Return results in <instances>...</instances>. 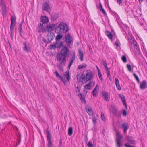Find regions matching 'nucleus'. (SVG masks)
Instances as JSON below:
<instances>
[{
  "label": "nucleus",
  "instance_id": "1",
  "mask_svg": "<svg viewBox=\"0 0 147 147\" xmlns=\"http://www.w3.org/2000/svg\"><path fill=\"white\" fill-rule=\"evenodd\" d=\"M77 77L79 82L85 83L88 81L92 80L94 78V75L90 70H88L86 71V74L85 76H84L82 75L81 76L79 77V76L78 75Z\"/></svg>",
  "mask_w": 147,
  "mask_h": 147
},
{
  "label": "nucleus",
  "instance_id": "2",
  "mask_svg": "<svg viewBox=\"0 0 147 147\" xmlns=\"http://www.w3.org/2000/svg\"><path fill=\"white\" fill-rule=\"evenodd\" d=\"M56 59L58 63L57 64V66L59 68L60 71H62L63 70L62 66L65 65L66 63V57L57 54L56 56Z\"/></svg>",
  "mask_w": 147,
  "mask_h": 147
},
{
  "label": "nucleus",
  "instance_id": "3",
  "mask_svg": "<svg viewBox=\"0 0 147 147\" xmlns=\"http://www.w3.org/2000/svg\"><path fill=\"white\" fill-rule=\"evenodd\" d=\"M69 30V28L67 24L63 22H61L58 26L55 28V32L59 34L62 33H66Z\"/></svg>",
  "mask_w": 147,
  "mask_h": 147
},
{
  "label": "nucleus",
  "instance_id": "4",
  "mask_svg": "<svg viewBox=\"0 0 147 147\" xmlns=\"http://www.w3.org/2000/svg\"><path fill=\"white\" fill-rule=\"evenodd\" d=\"M70 51L68 47L66 46H63L60 51V52L58 54L65 56H69Z\"/></svg>",
  "mask_w": 147,
  "mask_h": 147
},
{
  "label": "nucleus",
  "instance_id": "5",
  "mask_svg": "<svg viewBox=\"0 0 147 147\" xmlns=\"http://www.w3.org/2000/svg\"><path fill=\"white\" fill-rule=\"evenodd\" d=\"M55 27L56 25L55 24L47 25L45 28H42V31L43 32L46 31L51 32L54 30H55Z\"/></svg>",
  "mask_w": 147,
  "mask_h": 147
},
{
  "label": "nucleus",
  "instance_id": "6",
  "mask_svg": "<svg viewBox=\"0 0 147 147\" xmlns=\"http://www.w3.org/2000/svg\"><path fill=\"white\" fill-rule=\"evenodd\" d=\"M65 41L68 46L71 48L73 42L72 38L69 34H67L66 35Z\"/></svg>",
  "mask_w": 147,
  "mask_h": 147
},
{
  "label": "nucleus",
  "instance_id": "7",
  "mask_svg": "<svg viewBox=\"0 0 147 147\" xmlns=\"http://www.w3.org/2000/svg\"><path fill=\"white\" fill-rule=\"evenodd\" d=\"M76 59L75 53L73 52L71 54L69 59V62L68 67V69H70L71 66L72 65L73 62Z\"/></svg>",
  "mask_w": 147,
  "mask_h": 147
},
{
  "label": "nucleus",
  "instance_id": "8",
  "mask_svg": "<svg viewBox=\"0 0 147 147\" xmlns=\"http://www.w3.org/2000/svg\"><path fill=\"white\" fill-rule=\"evenodd\" d=\"M42 8L44 10L47 11H50L51 8L50 6L49 3L48 2H44L43 4Z\"/></svg>",
  "mask_w": 147,
  "mask_h": 147
},
{
  "label": "nucleus",
  "instance_id": "9",
  "mask_svg": "<svg viewBox=\"0 0 147 147\" xmlns=\"http://www.w3.org/2000/svg\"><path fill=\"white\" fill-rule=\"evenodd\" d=\"M23 50L24 51L29 52L30 51V48L29 44L26 42H24L23 43Z\"/></svg>",
  "mask_w": 147,
  "mask_h": 147
},
{
  "label": "nucleus",
  "instance_id": "10",
  "mask_svg": "<svg viewBox=\"0 0 147 147\" xmlns=\"http://www.w3.org/2000/svg\"><path fill=\"white\" fill-rule=\"evenodd\" d=\"M54 37V34L51 32L49 33L47 36V40H49L50 42L53 40Z\"/></svg>",
  "mask_w": 147,
  "mask_h": 147
},
{
  "label": "nucleus",
  "instance_id": "11",
  "mask_svg": "<svg viewBox=\"0 0 147 147\" xmlns=\"http://www.w3.org/2000/svg\"><path fill=\"white\" fill-rule=\"evenodd\" d=\"M102 95L103 96L104 99L106 101H108L109 100L110 97L109 96V94L108 92H103L102 93Z\"/></svg>",
  "mask_w": 147,
  "mask_h": 147
},
{
  "label": "nucleus",
  "instance_id": "12",
  "mask_svg": "<svg viewBox=\"0 0 147 147\" xmlns=\"http://www.w3.org/2000/svg\"><path fill=\"white\" fill-rule=\"evenodd\" d=\"M78 52L79 59L81 61H82L84 60V55L83 52L81 51V49L78 50Z\"/></svg>",
  "mask_w": 147,
  "mask_h": 147
},
{
  "label": "nucleus",
  "instance_id": "13",
  "mask_svg": "<svg viewBox=\"0 0 147 147\" xmlns=\"http://www.w3.org/2000/svg\"><path fill=\"white\" fill-rule=\"evenodd\" d=\"M86 110L89 115H92L93 114V111L92 108L91 107L86 108Z\"/></svg>",
  "mask_w": 147,
  "mask_h": 147
},
{
  "label": "nucleus",
  "instance_id": "14",
  "mask_svg": "<svg viewBox=\"0 0 147 147\" xmlns=\"http://www.w3.org/2000/svg\"><path fill=\"white\" fill-rule=\"evenodd\" d=\"M58 17V14L56 13H53L51 15V19L53 21L55 20Z\"/></svg>",
  "mask_w": 147,
  "mask_h": 147
},
{
  "label": "nucleus",
  "instance_id": "15",
  "mask_svg": "<svg viewBox=\"0 0 147 147\" xmlns=\"http://www.w3.org/2000/svg\"><path fill=\"white\" fill-rule=\"evenodd\" d=\"M40 19L43 24L47 23L49 21L48 17L46 16H42L40 18Z\"/></svg>",
  "mask_w": 147,
  "mask_h": 147
},
{
  "label": "nucleus",
  "instance_id": "16",
  "mask_svg": "<svg viewBox=\"0 0 147 147\" xmlns=\"http://www.w3.org/2000/svg\"><path fill=\"white\" fill-rule=\"evenodd\" d=\"M128 125L127 123H124L122 125V128L124 129V133L126 132L128 128Z\"/></svg>",
  "mask_w": 147,
  "mask_h": 147
},
{
  "label": "nucleus",
  "instance_id": "17",
  "mask_svg": "<svg viewBox=\"0 0 147 147\" xmlns=\"http://www.w3.org/2000/svg\"><path fill=\"white\" fill-rule=\"evenodd\" d=\"M116 87L118 90H121V88L119 82L117 78H115V80Z\"/></svg>",
  "mask_w": 147,
  "mask_h": 147
},
{
  "label": "nucleus",
  "instance_id": "18",
  "mask_svg": "<svg viewBox=\"0 0 147 147\" xmlns=\"http://www.w3.org/2000/svg\"><path fill=\"white\" fill-rule=\"evenodd\" d=\"M147 83L145 81H143L141 84L140 85V88L141 89H144L146 88Z\"/></svg>",
  "mask_w": 147,
  "mask_h": 147
},
{
  "label": "nucleus",
  "instance_id": "19",
  "mask_svg": "<svg viewBox=\"0 0 147 147\" xmlns=\"http://www.w3.org/2000/svg\"><path fill=\"white\" fill-rule=\"evenodd\" d=\"M55 44H56L57 47L58 48L61 47L63 45V42L61 41H58L57 42V41L55 42Z\"/></svg>",
  "mask_w": 147,
  "mask_h": 147
},
{
  "label": "nucleus",
  "instance_id": "20",
  "mask_svg": "<svg viewBox=\"0 0 147 147\" xmlns=\"http://www.w3.org/2000/svg\"><path fill=\"white\" fill-rule=\"evenodd\" d=\"M3 7H2V15L4 17L5 15H6L7 11H6V6H4V5H3Z\"/></svg>",
  "mask_w": 147,
  "mask_h": 147
},
{
  "label": "nucleus",
  "instance_id": "21",
  "mask_svg": "<svg viewBox=\"0 0 147 147\" xmlns=\"http://www.w3.org/2000/svg\"><path fill=\"white\" fill-rule=\"evenodd\" d=\"M64 75L66 76V78L68 82H69L70 78V76L69 71H66L64 73Z\"/></svg>",
  "mask_w": 147,
  "mask_h": 147
},
{
  "label": "nucleus",
  "instance_id": "22",
  "mask_svg": "<svg viewBox=\"0 0 147 147\" xmlns=\"http://www.w3.org/2000/svg\"><path fill=\"white\" fill-rule=\"evenodd\" d=\"M107 36L110 39H111L113 38V35L111 33L108 31H105Z\"/></svg>",
  "mask_w": 147,
  "mask_h": 147
},
{
  "label": "nucleus",
  "instance_id": "23",
  "mask_svg": "<svg viewBox=\"0 0 147 147\" xmlns=\"http://www.w3.org/2000/svg\"><path fill=\"white\" fill-rule=\"evenodd\" d=\"M112 111L113 114L115 116L119 117L120 115V114L118 112L117 109H112Z\"/></svg>",
  "mask_w": 147,
  "mask_h": 147
},
{
  "label": "nucleus",
  "instance_id": "24",
  "mask_svg": "<svg viewBox=\"0 0 147 147\" xmlns=\"http://www.w3.org/2000/svg\"><path fill=\"white\" fill-rule=\"evenodd\" d=\"M43 28H45V27H43V23H40L39 25H38V32L39 33L42 32V30Z\"/></svg>",
  "mask_w": 147,
  "mask_h": 147
},
{
  "label": "nucleus",
  "instance_id": "25",
  "mask_svg": "<svg viewBox=\"0 0 147 147\" xmlns=\"http://www.w3.org/2000/svg\"><path fill=\"white\" fill-rule=\"evenodd\" d=\"M78 96H79V97L80 98L82 102L85 104L86 103V101L85 100V97L82 96L81 93H80L78 95Z\"/></svg>",
  "mask_w": 147,
  "mask_h": 147
},
{
  "label": "nucleus",
  "instance_id": "26",
  "mask_svg": "<svg viewBox=\"0 0 147 147\" xmlns=\"http://www.w3.org/2000/svg\"><path fill=\"white\" fill-rule=\"evenodd\" d=\"M87 66V65L86 64L84 63H82L78 66V69H83L86 67Z\"/></svg>",
  "mask_w": 147,
  "mask_h": 147
},
{
  "label": "nucleus",
  "instance_id": "27",
  "mask_svg": "<svg viewBox=\"0 0 147 147\" xmlns=\"http://www.w3.org/2000/svg\"><path fill=\"white\" fill-rule=\"evenodd\" d=\"M119 97L122 100L123 102H126V100L124 96L123 95L119 94L118 95Z\"/></svg>",
  "mask_w": 147,
  "mask_h": 147
},
{
  "label": "nucleus",
  "instance_id": "28",
  "mask_svg": "<svg viewBox=\"0 0 147 147\" xmlns=\"http://www.w3.org/2000/svg\"><path fill=\"white\" fill-rule=\"evenodd\" d=\"M16 18L15 16H12L11 18V24L15 25Z\"/></svg>",
  "mask_w": 147,
  "mask_h": 147
},
{
  "label": "nucleus",
  "instance_id": "29",
  "mask_svg": "<svg viewBox=\"0 0 147 147\" xmlns=\"http://www.w3.org/2000/svg\"><path fill=\"white\" fill-rule=\"evenodd\" d=\"M99 4H100L99 9H100V11H102V13L104 15H106V12H105V11L102 8V4H101V3H100Z\"/></svg>",
  "mask_w": 147,
  "mask_h": 147
},
{
  "label": "nucleus",
  "instance_id": "30",
  "mask_svg": "<svg viewBox=\"0 0 147 147\" xmlns=\"http://www.w3.org/2000/svg\"><path fill=\"white\" fill-rule=\"evenodd\" d=\"M73 133V128L72 127H70L68 129V135L69 136L72 135Z\"/></svg>",
  "mask_w": 147,
  "mask_h": 147
},
{
  "label": "nucleus",
  "instance_id": "31",
  "mask_svg": "<svg viewBox=\"0 0 147 147\" xmlns=\"http://www.w3.org/2000/svg\"><path fill=\"white\" fill-rule=\"evenodd\" d=\"M62 35L60 34H58L56 37V39L57 42L58 41H60V40L62 38Z\"/></svg>",
  "mask_w": 147,
  "mask_h": 147
},
{
  "label": "nucleus",
  "instance_id": "32",
  "mask_svg": "<svg viewBox=\"0 0 147 147\" xmlns=\"http://www.w3.org/2000/svg\"><path fill=\"white\" fill-rule=\"evenodd\" d=\"M122 138V136L121 135L117 134L116 139V142H121Z\"/></svg>",
  "mask_w": 147,
  "mask_h": 147
},
{
  "label": "nucleus",
  "instance_id": "33",
  "mask_svg": "<svg viewBox=\"0 0 147 147\" xmlns=\"http://www.w3.org/2000/svg\"><path fill=\"white\" fill-rule=\"evenodd\" d=\"M57 47L56 44H55V43L51 45L50 46V49H55Z\"/></svg>",
  "mask_w": 147,
  "mask_h": 147
},
{
  "label": "nucleus",
  "instance_id": "34",
  "mask_svg": "<svg viewBox=\"0 0 147 147\" xmlns=\"http://www.w3.org/2000/svg\"><path fill=\"white\" fill-rule=\"evenodd\" d=\"M127 68L128 70L130 72H132L133 71L132 67L129 64H127Z\"/></svg>",
  "mask_w": 147,
  "mask_h": 147
},
{
  "label": "nucleus",
  "instance_id": "35",
  "mask_svg": "<svg viewBox=\"0 0 147 147\" xmlns=\"http://www.w3.org/2000/svg\"><path fill=\"white\" fill-rule=\"evenodd\" d=\"M15 24H11L10 26V32H13L14 30Z\"/></svg>",
  "mask_w": 147,
  "mask_h": 147
},
{
  "label": "nucleus",
  "instance_id": "36",
  "mask_svg": "<svg viewBox=\"0 0 147 147\" xmlns=\"http://www.w3.org/2000/svg\"><path fill=\"white\" fill-rule=\"evenodd\" d=\"M47 139L48 140V141H51V135L49 131H48L47 133Z\"/></svg>",
  "mask_w": 147,
  "mask_h": 147
},
{
  "label": "nucleus",
  "instance_id": "37",
  "mask_svg": "<svg viewBox=\"0 0 147 147\" xmlns=\"http://www.w3.org/2000/svg\"><path fill=\"white\" fill-rule=\"evenodd\" d=\"M56 75V77L58 79H60V78H61V76L59 74L57 71L56 70L54 72Z\"/></svg>",
  "mask_w": 147,
  "mask_h": 147
},
{
  "label": "nucleus",
  "instance_id": "38",
  "mask_svg": "<svg viewBox=\"0 0 147 147\" xmlns=\"http://www.w3.org/2000/svg\"><path fill=\"white\" fill-rule=\"evenodd\" d=\"M131 44L133 45H134L135 44H137V43L136 41L135 40L133 39L132 38H131Z\"/></svg>",
  "mask_w": 147,
  "mask_h": 147
},
{
  "label": "nucleus",
  "instance_id": "39",
  "mask_svg": "<svg viewBox=\"0 0 147 147\" xmlns=\"http://www.w3.org/2000/svg\"><path fill=\"white\" fill-rule=\"evenodd\" d=\"M121 59L123 61L124 63H125L127 61L126 57L124 55L122 56Z\"/></svg>",
  "mask_w": 147,
  "mask_h": 147
},
{
  "label": "nucleus",
  "instance_id": "40",
  "mask_svg": "<svg viewBox=\"0 0 147 147\" xmlns=\"http://www.w3.org/2000/svg\"><path fill=\"white\" fill-rule=\"evenodd\" d=\"M90 84L88 83L84 86L85 88L87 90H90Z\"/></svg>",
  "mask_w": 147,
  "mask_h": 147
},
{
  "label": "nucleus",
  "instance_id": "41",
  "mask_svg": "<svg viewBox=\"0 0 147 147\" xmlns=\"http://www.w3.org/2000/svg\"><path fill=\"white\" fill-rule=\"evenodd\" d=\"M133 75L134 76L135 78L137 80V82H139L140 81V80L137 75L135 73H133Z\"/></svg>",
  "mask_w": 147,
  "mask_h": 147
},
{
  "label": "nucleus",
  "instance_id": "42",
  "mask_svg": "<svg viewBox=\"0 0 147 147\" xmlns=\"http://www.w3.org/2000/svg\"><path fill=\"white\" fill-rule=\"evenodd\" d=\"M101 116L102 119L104 121H105L106 120V119L105 118V117L103 113H101Z\"/></svg>",
  "mask_w": 147,
  "mask_h": 147
},
{
  "label": "nucleus",
  "instance_id": "43",
  "mask_svg": "<svg viewBox=\"0 0 147 147\" xmlns=\"http://www.w3.org/2000/svg\"><path fill=\"white\" fill-rule=\"evenodd\" d=\"M87 145L89 147H93L92 142L90 141L88 142Z\"/></svg>",
  "mask_w": 147,
  "mask_h": 147
},
{
  "label": "nucleus",
  "instance_id": "44",
  "mask_svg": "<svg viewBox=\"0 0 147 147\" xmlns=\"http://www.w3.org/2000/svg\"><path fill=\"white\" fill-rule=\"evenodd\" d=\"M98 76L101 80H102V76L100 70H98Z\"/></svg>",
  "mask_w": 147,
  "mask_h": 147
},
{
  "label": "nucleus",
  "instance_id": "45",
  "mask_svg": "<svg viewBox=\"0 0 147 147\" xmlns=\"http://www.w3.org/2000/svg\"><path fill=\"white\" fill-rule=\"evenodd\" d=\"M117 143V147H121L122 146V145L120 143V142H116Z\"/></svg>",
  "mask_w": 147,
  "mask_h": 147
},
{
  "label": "nucleus",
  "instance_id": "46",
  "mask_svg": "<svg viewBox=\"0 0 147 147\" xmlns=\"http://www.w3.org/2000/svg\"><path fill=\"white\" fill-rule=\"evenodd\" d=\"M134 48V49H136L137 51H138L139 49V46L138 44H135L134 45H133Z\"/></svg>",
  "mask_w": 147,
  "mask_h": 147
},
{
  "label": "nucleus",
  "instance_id": "47",
  "mask_svg": "<svg viewBox=\"0 0 147 147\" xmlns=\"http://www.w3.org/2000/svg\"><path fill=\"white\" fill-rule=\"evenodd\" d=\"M48 147H52V144L51 142V141H48Z\"/></svg>",
  "mask_w": 147,
  "mask_h": 147
},
{
  "label": "nucleus",
  "instance_id": "48",
  "mask_svg": "<svg viewBox=\"0 0 147 147\" xmlns=\"http://www.w3.org/2000/svg\"><path fill=\"white\" fill-rule=\"evenodd\" d=\"M42 41L45 43H48L50 42V41L49 40H47L46 39L43 38Z\"/></svg>",
  "mask_w": 147,
  "mask_h": 147
},
{
  "label": "nucleus",
  "instance_id": "49",
  "mask_svg": "<svg viewBox=\"0 0 147 147\" xmlns=\"http://www.w3.org/2000/svg\"><path fill=\"white\" fill-rule=\"evenodd\" d=\"M42 41L45 43H48L50 42V41L49 40H47L46 39L43 38Z\"/></svg>",
  "mask_w": 147,
  "mask_h": 147
},
{
  "label": "nucleus",
  "instance_id": "50",
  "mask_svg": "<svg viewBox=\"0 0 147 147\" xmlns=\"http://www.w3.org/2000/svg\"><path fill=\"white\" fill-rule=\"evenodd\" d=\"M123 116H126L127 114V112L126 111L125 109H123Z\"/></svg>",
  "mask_w": 147,
  "mask_h": 147
},
{
  "label": "nucleus",
  "instance_id": "51",
  "mask_svg": "<svg viewBox=\"0 0 147 147\" xmlns=\"http://www.w3.org/2000/svg\"><path fill=\"white\" fill-rule=\"evenodd\" d=\"M97 119H96V118H94V117L92 119V120L93 121V122L94 124V125H95L96 123L97 122Z\"/></svg>",
  "mask_w": 147,
  "mask_h": 147
},
{
  "label": "nucleus",
  "instance_id": "52",
  "mask_svg": "<svg viewBox=\"0 0 147 147\" xmlns=\"http://www.w3.org/2000/svg\"><path fill=\"white\" fill-rule=\"evenodd\" d=\"M91 86H93L94 85V82L93 81H91L89 83Z\"/></svg>",
  "mask_w": 147,
  "mask_h": 147
},
{
  "label": "nucleus",
  "instance_id": "53",
  "mask_svg": "<svg viewBox=\"0 0 147 147\" xmlns=\"http://www.w3.org/2000/svg\"><path fill=\"white\" fill-rule=\"evenodd\" d=\"M62 145V139L60 138L59 140V144L58 147H61Z\"/></svg>",
  "mask_w": 147,
  "mask_h": 147
},
{
  "label": "nucleus",
  "instance_id": "54",
  "mask_svg": "<svg viewBox=\"0 0 147 147\" xmlns=\"http://www.w3.org/2000/svg\"><path fill=\"white\" fill-rule=\"evenodd\" d=\"M60 79L61 80L64 82V84H65L66 80L65 78H63V77H61V78H60Z\"/></svg>",
  "mask_w": 147,
  "mask_h": 147
},
{
  "label": "nucleus",
  "instance_id": "55",
  "mask_svg": "<svg viewBox=\"0 0 147 147\" xmlns=\"http://www.w3.org/2000/svg\"><path fill=\"white\" fill-rule=\"evenodd\" d=\"M1 7H3V5H4V6H6L5 3H4V2L3 1V0H1Z\"/></svg>",
  "mask_w": 147,
  "mask_h": 147
},
{
  "label": "nucleus",
  "instance_id": "56",
  "mask_svg": "<svg viewBox=\"0 0 147 147\" xmlns=\"http://www.w3.org/2000/svg\"><path fill=\"white\" fill-rule=\"evenodd\" d=\"M117 3L120 5L122 3V0H117Z\"/></svg>",
  "mask_w": 147,
  "mask_h": 147
},
{
  "label": "nucleus",
  "instance_id": "57",
  "mask_svg": "<svg viewBox=\"0 0 147 147\" xmlns=\"http://www.w3.org/2000/svg\"><path fill=\"white\" fill-rule=\"evenodd\" d=\"M111 107L112 109H117V107L116 106L114 105H111Z\"/></svg>",
  "mask_w": 147,
  "mask_h": 147
},
{
  "label": "nucleus",
  "instance_id": "58",
  "mask_svg": "<svg viewBox=\"0 0 147 147\" xmlns=\"http://www.w3.org/2000/svg\"><path fill=\"white\" fill-rule=\"evenodd\" d=\"M125 146V147H135L133 146H130L128 145L127 144L125 143L124 144Z\"/></svg>",
  "mask_w": 147,
  "mask_h": 147
},
{
  "label": "nucleus",
  "instance_id": "59",
  "mask_svg": "<svg viewBox=\"0 0 147 147\" xmlns=\"http://www.w3.org/2000/svg\"><path fill=\"white\" fill-rule=\"evenodd\" d=\"M102 63L104 66L106 65H107L106 61L104 60H103L102 61Z\"/></svg>",
  "mask_w": 147,
  "mask_h": 147
},
{
  "label": "nucleus",
  "instance_id": "60",
  "mask_svg": "<svg viewBox=\"0 0 147 147\" xmlns=\"http://www.w3.org/2000/svg\"><path fill=\"white\" fill-rule=\"evenodd\" d=\"M18 30L20 32V35L21 36V33L22 31V28H19Z\"/></svg>",
  "mask_w": 147,
  "mask_h": 147
},
{
  "label": "nucleus",
  "instance_id": "61",
  "mask_svg": "<svg viewBox=\"0 0 147 147\" xmlns=\"http://www.w3.org/2000/svg\"><path fill=\"white\" fill-rule=\"evenodd\" d=\"M24 20H23L19 24V28H22V25L23 24Z\"/></svg>",
  "mask_w": 147,
  "mask_h": 147
},
{
  "label": "nucleus",
  "instance_id": "62",
  "mask_svg": "<svg viewBox=\"0 0 147 147\" xmlns=\"http://www.w3.org/2000/svg\"><path fill=\"white\" fill-rule=\"evenodd\" d=\"M107 76L109 77L110 80H111V78L110 77V76H111L110 72H109L107 73Z\"/></svg>",
  "mask_w": 147,
  "mask_h": 147
},
{
  "label": "nucleus",
  "instance_id": "63",
  "mask_svg": "<svg viewBox=\"0 0 147 147\" xmlns=\"http://www.w3.org/2000/svg\"><path fill=\"white\" fill-rule=\"evenodd\" d=\"M97 91L94 92H92L93 94V96H97Z\"/></svg>",
  "mask_w": 147,
  "mask_h": 147
},
{
  "label": "nucleus",
  "instance_id": "64",
  "mask_svg": "<svg viewBox=\"0 0 147 147\" xmlns=\"http://www.w3.org/2000/svg\"><path fill=\"white\" fill-rule=\"evenodd\" d=\"M13 32H11L10 36H11V38L12 39H13Z\"/></svg>",
  "mask_w": 147,
  "mask_h": 147
}]
</instances>
